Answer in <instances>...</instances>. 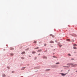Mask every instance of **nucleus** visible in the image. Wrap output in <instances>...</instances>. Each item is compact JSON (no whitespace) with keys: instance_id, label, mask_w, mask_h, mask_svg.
I'll return each mask as SVG.
<instances>
[{"instance_id":"nucleus-1","label":"nucleus","mask_w":77,"mask_h":77,"mask_svg":"<svg viewBox=\"0 0 77 77\" xmlns=\"http://www.w3.org/2000/svg\"><path fill=\"white\" fill-rule=\"evenodd\" d=\"M67 65H69L70 66V65H71V66L72 67H75V66H77V64H74L73 63H70L67 64Z\"/></svg>"},{"instance_id":"nucleus-2","label":"nucleus","mask_w":77,"mask_h":77,"mask_svg":"<svg viewBox=\"0 0 77 77\" xmlns=\"http://www.w3.org/2000/svg\"><path fill=\"white\" fill-rule=\"evenodd\" d=\"M68 74V73H66L65 74H64L63 73H60V74H61V75H62V76H65V75H66V74Z\"/></svg>"},{"instance_id":"nucleus-3","label":"nucleus","mask_w":77,"mask_h":77,"mask_svg":"<svg viewBox=\"0 0 77 77\" xmlns=\"http://www.w3.org/2000/svg\"><path fill=\"white\" fill-rule=\"evenodd\" d=\"M2 77H6V75H5V74H3L2 75Z\"/></svg>"},{"instance_id":"nucleus-4","label":"nucleus","mask_w":77,"mask_h":77,"mask_svg":"<svg viewBox=\"0 0 77 77\" xmlns=\"http://www.w3.org/2000/svg\"><path fill=\"white\" fill-rule=\"evenodd\" d=\"M41 51H42V50L41 49L39 50L38 51V52H41Z\"/></svg>"},{"instance_id":"nucleus-5","label":"nucleus","mask_w":77,"mask_h":77,"mask_svg":"<svg viewBox=\"0 0 77 77\" xmlns=\"http://www.w3.org/2000/svg\"><path fill=\"white\" fill-rule=\"evenodd\" d=\"M50 43H54V42L53 41H51L50 42Z\"/></svg>"},{"instance_id":"nucleus-6","label":"nucleus","mask_w":77,"mask_h":77,"mask_svg":"<svg viewBox=\"0 0 77 77\" xmlns=\"http://www.w3.org/2000/svg\"><path fill=\"white\" fill-rule=\"evenodd\" d=\"M14 50L13 48H10V50Z\"/></svg>"},{"instance_id":"nucleus-7","label":"nucleus","mask_w":77,"mask_h":77,"mask_svg":"<svg viewBox=\"0 0 77 77\" xmlns=\"http://www.w3.org/2000/svg\"><path fill=\"white\" fill-rule=\"evenodd\" d=\"M43 59H47V57H43Z\"/></svg>"},{"instance_id":"nucleus-8","label":"nucleus","mask_w":77,"mask_h":77,"mask_svg":"<svg viewBox=\"0 0 77 77\" xmlns=\"http://www.w3.org/2000/svg\"><path fill=\"white\" fill-rule=\"evenodd\" d=\"M25 54V52H22L21 53L22 54Z\"/></svg>"},{"instance_id":"nucleus-9","label":"nucleus","mask_w":77,"mask_h":77,"mask_svg":"<svg viewBox=\"0 0 77 77\" xmlns=\"http://www.w3.org/2000/svg\"><path fill=\"white\" fill-rule=\"evenodd\" d=\"M32 54H35V53H36V52L35 51H33L32 52Z\"/></svg>"},{"instance_id":"nucleus-10","label":"nucleus","mask_w":77,"mask_h":77,"mask_svg":"<svg viewBox=\"0 0 77 77\" xmlns=\"http://www.w3.org/2000/svg\"><path fill=\"white\" fill-rule=\"evenodd\" d=\"M59 64V63H56V65H58Z\"/></svg>"},{"instance_id":"nucleus-11","label":"nucleus","mask_w":77,"mask_h":77,"mask_svg":"<svg viewBox=\"0 0 77 77\" xmlns=\"http://www.w3.org/2000/svg\"><path fill=\"white\" fill-rule=\"evenodd\" d=\"M73 48L74 49H77V48H76V47H73Z\"/></svg>"},{"instance_id":"nucleus-12","label":"nucleus","mask_w":77,"mask_h":77,"mask_svg":"<svg viewBox=\"0 0 77 77\" xmlns=\"http://www.w3.org/2000/svg\"><path fill=\"white\" fill-rule=\"evenodd\" d=\"M10 54L11 55V56H13V55H14V54L12 53H11Z\"/></svg>"},{"instance_id":"nucleus-13","label":"nucleus","mask_w":77,"mask_h":77,"mask_svg":"<svg viewBox=\"0 0 77 77\" xmlns=\"http://www.w3.org/2000/svg\"><path fill=\"white\" fill-rule=\"evenodd\" d=\"M73 45H74V46H77V45L75 44Z\"/></svg>"},{"instance_id":"nucleus-14","label":"nucleus","mask_w":77,"mask_h":77,"mask_svg":"<svg viewBox=\"0 0 77 77\" xmlns=\"http://www.w3.org/2000/svg\"><path fill=\"white\" fill-rule=\"evenodd\" d=\"M68 56H71V54H68Z\"/></svg>"},{"instance_id":"nucleus-15","label":"nucleus","mask_w":77,"mask_h":77,"mask_svg":"<svg viewBox=\"0 0 77 77\" xmlns=\"http://www.w3.org/2000/svg\"><path fill=\"white\" fill-rule=\"evenodd\" d=\"M34 43H36V41H35L34 42H33Z\"/></svg>"},{"instance_id":"nucleus-16","label":"nucleus","mask_w":77,"mask_h":77,"mask_svg":"<svg viewBox=\"0 0 77 77\" xmlns=\"http://www.w3.org/2000/svg\"><path fill=\"white\" fill-rule=\"evenodd\" d=\"M67 41H70V40H69V39H67Z\"/></svg>"},{"instance_id":"nucleus-17","label":"nucleus","mask_w":77,"mask_h":77,"mask_svg":"<svg viewBox=\"0 0 77 77\" xmlns=\"http://www.w3.org/2000/svg\"><path fill=\"white\" fill-rule=\"evenodd\" d=\"M38 48H39L38 47H37L36 48H35V49H38Z\"/></svg>"},{"instance_id":"nucleus-18","label":"nucleus","mask_w":77,"mask_h":77,"mask_svg":"<svg viewBox=\"0 0 77 77\" xmlns=\"http://www.w3.org/2000/svg\"><path fill=\"white\" fill-rule=\"evenodd\" d=\"M29 48H28L26 49V50H29Z\"/></svg>"},{"instance_id":"nucleus-19","label":"nucleus","mask_w":77,"mask_h":77,"mask_svg":"<svg viewBox=\"0 0 77 77\" xmlns=\"http://www.w3.org/2000/svg\"><path fill=\"white\" fill-rule=\"evenodd\" d=\"M21 59H24V57H21Z\"/></svg>"},{"instance_id":"nucleus-20","label":"nucleus","mask_w":77,"mask_h":77,"mask_svg":"<svg viewBox=\"0 0 77 77\" xmlns=\"http://www.w3.org/2000/svg\"><path fill=\"white\" fill-rule=\"evenodd\" d=\"M7 68L8 69H9L10 68H9V67H7Z\"/></svg>"},{"instance_id":"nucleus-21","label":"nucleus","mask_w":77,"mask_h":77,"mask_svg":"<svg viewBox=\"0 0 77 77\" xmlns=\"http://www.w3.org/2000/svg\"><path fill=\"white\" fill-rule=\"evenodd\" d=\"M63 67H68V66H63Z\"/></svg>"},{"instance_id":"nucleus-22","label":"nucleus","mask_w":77,"mask_h":77,"mask_svg":"<svg viewBox=\"0 0 77 77\" xmlns=\"http://www.w3.org/2000/svg\"><path fill=\"white\" fill-rule=\"evenodd\" d=\"M52 37H53V38H54V35H52Z\"/></svg>"},{"instance_id":"nucleus-23","label":"nucleus","mask_w":77,"mask_h":77,"mask_svg":"<svg viewBox=\"0 0 77 77\" xmlns=\"http://www.w3.org/2000/svg\"><path fill=\"white\" fill-rule=\"evenodd\" d=\"M46 45H47L46 44H45L44 45L45 46H46Z\"/></svg>"},{"instance_id":"nucleus-24","label":"nucleus","mask_w":77,"mask_h":77,"mask_svg":"<svg viewBox=\"0 0 77 77\" xmlns=\"http://www.w3.org/2000/svg\"><path fill=\"white\" fill-rule=\"evenodd\" d=\"M71 60H74V59H71Z\"/></svg>"},{"instance_id":"nucleus-25","label":"nucleus","mask_w":77,"mask_h":77,"mask_svg":"<svg viewBox=\"0 0 77 77\" xmlns=\"http://www.w3.org/2000/svg\"><path fill=\"white\" fill-rule=\"evenodd\" d=\"M53 57H55V56H53Z\"/></svg>"},{"instance_id":"nucleus-26","label":"nucleus","mask_w":77,"mask_h":77,"mask_svg":"<svg viewBox=\"0 0 77 77\" xmlns=\"http://www.w3.org/2000/svg\"><path fill=\"white\" fill-rule=\"evenodd\" d=\"M62 47V45H60V47Z\"/></svg>"},{"instance_id":"nucleus-27","label":"nucleus","mask_w":77,"mask_h":77,"mask_svg":"<svg viewBox=\"0 0 77 77\" xmlns=\"http://www.w3.org/2000/svg\"><path fill=\"white\" fill-rule=\"evenodd\" d=\"M39 55H40V54H38V55L39 56Z\"/></svg>"},{"instance_id":"nucleus-28","label":"nucleus","mask_w":77,"mask_h":77,"mask_svg":"<svg viewBox=\"0 0 77 77\" xmlns=\"http://www.w3.org/2000/svg\"><path fill=\"white\" fill-rule=\"evenodd\" d=\"M76 72H77V70L75 71Z\"/></svg>"},{"instance_id":"nucleus-29","label":"nucleus","mask_w":77,"mask_h":77,"mask_svg":"<svg viewBox=\"0 0 77 77\" xmlns=\"http://www.w3.org/2000/svg\"><path fill=\"white\" fill-rule=\"evenodd\" d=\"M36 59V57H35V59Z\"/></svg>"},{"instance_id":"nucleus-30","label":"nucleus","mask_w":77,"mask_h":77,"mask_svg":"<svg viewBox=\"0 0 77 77\" xmlns=\"http://www.w3.org/2000/svg\"><path fill=\"white\" fill-rule=\"evenodd\" d=\"M23 68V69H24V68Z\"/></svg>"},{"instance_id":"nucleus-31","label":"nucleus","mask_w":77,"mask_h":77,"mask_svg":"<svg viewBox=\"0 0 77 77\" xmlns=\"http://www.w3.org/2000/svg\"><path fill=\"white\" fill-rule=\"evenodd\" d=\"M61 71H62V70Z\"/></svg>"},{"instance_id":"nucleus-32","label":"nucleus","mask_w":77,"mask_h":77,"mask_svg":"<svg viewBox=\"0 0 77 77\" xmlns=\"http://www.w3.org/2000/svg\"><path fill=\"white\" fill-rule=\"evenodd\" d=\"M49 70H50V69H49Z\"/></svg>"}]
</instances>
